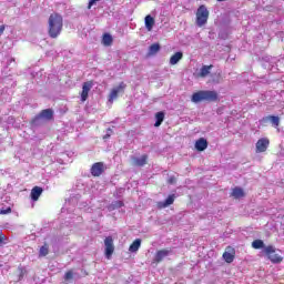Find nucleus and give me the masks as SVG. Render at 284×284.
Instances as JSON below:
<instances>
[{"label":"nucleus","mask_w":284,"mask_h":284,"mask_svg":"<svg viewBox=\"0 0 284 284\" xmlns=\"http://www.w3.org/2000/svg\"><path fill=\"white\" fill-rule=\"evenodd\" d=\"M48 33L51 39H57L63 30V17L59 13H51L49 17Z\"/></svg>","instance_id":"f257e3e1"},{"label":"nucleus","mask_w":284,"mask_h":284,"mask_svg":"<svg viewBox=\"0 0 284 284\" xmlns=\"http://www.w3.org/2000/svg\"><path fill=\"white\" fill-rule=\"evenodd\" d=\"M192 103H201V101H207L214 103L219 101V92L216 91H197L192 94Z\"/></svg>","instance_id":"f03ea898"},{"label":"nucleus","mask_w":284,"mask_h":284,"mask_svg":"<svg viewBox=\"0 0 284 284\" xmlns=\"http://www.w3.org/2000/svg\"><path fill=\"white\" fill-rule=\"evenodd\" d=\"M196 17V26L199 28H203L205 23H207V19H210V11L207 10V7L205 4H201L195 13Z\"/></svg>","instance_id":"7ed1b4c3"},{"label":"nucleus","mask_w":284,"mask_h":284,"mask_svg":"<svg viewBox=\"0 0 284 284\" xmlns=\"http://www.w3.org/2000/svg\"><path fill=\"white\" fill-rule=\"evenodd\" d=\"M264 254L271 263H283V257L276 254V248L273 245L264 247Z\"/></svg>","instance_id":"20e7f679"},{"label":"nucleus","mask_w":284,"mask_h":284,"mask_svg":"<svg viewBox=\"0 0 284 284\" xmlns=\"http://www.w3.org/2000/svg\"><path fill=\"white\" fill-rule=\"evenodd\" d=\"M125 88H128L125 82H120L118 87L113 88L109 94V103H114V100L119 99V94L125 92Z\"/></svg>","instance_id":"39448f33"},{"label":"nucleus","mask_w":284,"mask_h":284,"mask_svg":"<svg viewBox=\"0 0 284 284\" xmlns=\"http://www.w3.org/2000/svg\"><path fill=\"white\" fill-rule=\"evenodd\" d=\"M112 254H114V239L108 236L104 239V256L110 260L112 258Z\"/></svg>","instance_id":"423d86ee"},{"label":"nucleus","mask_w":284,"mask_h":284,"mask_svg":"<svg viewBox=\"0 0 284 284\" xmlns=\"http://www.w3.org/2000/svg\"><path fill=\"white\" fill-rule=\"evenodd\" d=\"M94 82L92 80L82 83V91L80 93L82 103L88 101V97H90V90H92Z\"/></svg>","instance_id":"0eeeda50"},{"label":"nucleus","mask_w":284,"mask_h":284,"mask_svg":"<svg viewBox=\"0 0 284 284\" xmlns=\"http://www.w3.org/2000/svg\"><path fill=\"white\" fill-rule=\"evenodd\" d=\"M172 254V250L169 248H162L156 251L153 262L155 265H159V263H162L163 258H166V256H170Z\"/></svg>","instance_id":"6e6552de"},{"label":"nucleus","mask_w":284,"mask_h":284,"mask_svg":"<svg viewBox=\"0 0 284 284\" xmlns=\"http://www.w3.org/2000/svg\"><path fill=\"white\" fill-rule=\"evenodd\" d=\"M236 256V250L232 246H226L225 252L222 255V258L225 263H234V257Z\"/></svg>","instance_id":"1a4fd4ad"},{"label":"nucleus","mask_w":284,"mask_h":284,"mask_svg":"<svg viewBox=\"0 0 284 284\" xmlns=\"http://www.w3.org/2000/svg\"><path fill=\"white\" fill-rule=\"evenodd\" d=\"M255 148H256L257 154H261L263 152H267V148H270V140L266 139V138L260 139L256 142Z\"/></svg>","instance_id":"9d476101"},{"label":"nucleus","mask_w":284,"mask_h":284,"mask_svg":"<svg viewBox=\"0 0 284 284\" xmlns=\"http://www.w3.org/2000/svg\"><path fill=\"white\" fill-rule=\"evenodd\" d=\"M103 172H105V164H103V162H95L91 166L92 176H101V174H103Z\"/></svg>","instance_id":"9b49d317"},{"label":"nucleus","mask_w":284,"mask_h":284,"mask_svg":"<svg viewBox=\"0 0 284 284\" xmlns=\"http://www.w3.org/2000/svg\"><path fill=\"white\" fill-rule=\"evenodd\" d=\"M268 121L272 123L273 128H278V125H281V118H278L277 115L264 116L261 120V123H268Z\"/></svg>","instance_id":"f8f14e48"},{"label":"nucleus","mask_w":284,"mask_h":284,"mask_svg":"<svg viewBox=\"0 0 284 284\" xmlns=\"http://www.w3.org/2000/svg\"><path fill=\"white\" fill-rule=\"evenodd\" d=\"M175 199H176V195L171 194L166 197L164 202H158L159 210H165V207H170V205L174 204Z\"/></svg>","instance_id":"ddd939ff"},{"label":"nucleus","mask_w":284,"mask_h":284,"mask_svg":"<svg viewBox=\"0 0 284 284\" xmlns=\"http://www.w3.org/2000/svg\"><path fill=\"white\" fill-rule=\"evenodd\" d=\"M38 119H45V121H52V119H54V111H52V109H44L39 113Z\"/></svg>","instance_id":"4468645a"},{"label":"nucleus","mask_w":284,"mask_h":284,"mask_svg":"<svg viewBox=\"0 0 284 284\" xmlns=\"http://www.w3.org/2000/svg\"><path fill=\"white\" fill-rule=\"evenodd\" d=\"M212 68H214L213 64L202 65V68L200 69V72L197 73V78L205 79V77H210V73L212 72Z\"/></svg>","instance_id":"2eb2a0df"},{"label":"nucleus","mask_w":284,"mask_h":284,"mask_svg":"<svg viewBox=\"0 0 284 284\" xmlns=\"http://www.w3.org/2000/svg\"><path fill=\"white\" fill-rule=\"evenodd\" d=\"M195 150H197V152H205V150H207V140L200 138L195 141Z\"/></svg>","instance_id":"dca6fc26"},{"label":"nucleus","mask_w":284,"mask_h":284,"mask_svg":"<svg viewBox=\"0 0 284 284\" xmlns=\"http://www.w3.org/2000/svg\"><path fill=\"white\" fill-rule=\"evenodd\" d=\"M133 163L138 168H143V165H148V154H143L141 158H133Z\"/></svg>","instance_id":"f3484780"},{"label":"nucleus","mask_w":284,"mask_h":284,"mask_svg":"<svg viewBox=\"0 0 284 284\" xmlns=\"http://www.w3.org/2000/svg\"><path fill=\"white\" fill-rule=\"evenodd\" d=\"M43 194V187L41 186H34L31 190V199L33 201H39V197Z\"/></svg>","instance_id":"a211bd4d"},{"label":"nucleus","mask_w":284,"mask_h":284,"mask_svg":"<svg viewBox=\"0 0 284 284\" xmlns=\"http://www.w3.org/2000/svg\"><path fill=\"white\" fill-rule=\"evenodd\" d=\"M231 196H233V199H243V196H245V191L239 186H235L232 190Z\"/></svg>","instance_id":"6ab92c4d"},{"label":"nucleus","mask_w":284,"mask_h":284,"mask_svg":"<svg viewBox=\"0 0 284 284\" xmlns=\"http://www.w3.org/2000/svg\"><path fill=\"white\" fill-rule=\"evenodd\" d=\"M183 59V52L178 51L170 58V65H176Z\"/></svg>","instance_id":"aec40b11"},{"label":"nucleus","mask_w":284,"mask_h":284,"mask_svg":"<svg viewBox=\"0 0 284 284\" xmlns=\"http://www.w3.org/2000/svg\"><path fill=\"white\" fill-rule=\"evenodd\" d=\"M161 52V44L153 43L149 47V57H154V54H159Z\"/></svg>","instance_id":"412c9836"},{"label":"nucleus","mask_w":284,"mask_h":284,"mask_svg":"<svg viewBox=\"0 0 284 284\" xmlns=\"http://www.w3.org/2000/svg\"><path fill=\"white\" fill-rule=\"evenodd\" d=\"M155 128H161V124L163 123V121H165V113L163 111H160L158 113H155Z\"/></svg>","instance_id":"4be33fe9"},{"label":"nucleus","mask_w":284,"mask_h":284,"mask_svg":"<svg viewBox=\"0 0 284 284\" xmlns=\"http://www.w3.org/2000/svg\"><path fill=\"white\" fill-rule=\"evenodd\" d=\"M145 28L149 32H152V28H154V19L152 16H146L144 19Z\"/></svg>","instance_id":"5701e85b"},{"label":"nucleus","mask_w":284,"mask_h":284,"mask_svg":"<svg viewBox=\"0 0 284 284\" xmlns=\"http://www.w3.org/2000/svg\"><path fill=\"white\" fill-rule=\"evenodd\" d=\"M114 39L112 38V36L110 33H104L102 37V43L108 48L110 45H112Z\"/></svg>","instance_id":"b1692460"},{"label":"nucleus","mask_w":284,"mask_h":284,"mask_svg":"<svg viewBox=\"0 0 284 284\" xmlns=\"http://www.w3.org/2000/svg\"><path fill=\"white\" fill-rule=\"evenodd\" d=\"M140 247H141V239H136L130 245L129 251H131V252H139Z\"/></svg>","instance_id":"393cba45"},{"label":"nucleus","mask_w":284,"mask_h":284,"mask_svg":"<svg viewBox=\"0 0 284 284\" xmlns=\"http://www.w3.org/2000/svg\"><path fill=\"white\" fill-rule=\"evenodd\" d=\"M263 247H265V243L263 242V240H255L252 242L253 250H263Z\"/></svg>","instance_id":"a878e982"},{"label":"nucleus","mask_w":284,"mask_h":284,"mask_svg":"<svg viewBox=\"0 0 284 284\" xmlns=\"http://www.w3.org/2000/svg\"><path fill=\"white\" fill-rule=\"evenodd\" d=\"M73 278H74V271H72V270L67 271L64 274V283L68 284Z\"/></svg>","instance_id":"bb28decb"},{"label":"nucleus","mask_w":284,"mask_h":284,"mask_svg":"<svg viewBox=\"0 0 284 284\" xmlns=\"http://www.w3.org/2000/svg\"><path fill=\"white\" fill-rule=\"evenodd\" d=\"M39 254L40 256H48V254H50V248L47 243L40 247Z\"/></svg>","instance_id":"cd10ccee"},{"label":"nucleus","mask_w":284,"mask_h":284,"mask_svg":"<svg viewBox=\"0 0 284 284\" xmlns=\"http://www.w3.org/2000/svg\"><path fill=\"white\" fill-rule=\"evenodd\" d=\"M123 205H125V204L123 203V201H115V202H113V203L111 204V209H112V210H119L120 207H123Z\"/></svg>","instance_id":"c85d7f7f"},{"label":"nucleus","mask_w":284,"mask_h":284,"mask_svg":"<svg viewBox=\"0 0 284 284\" xmlns=\"http://www.w3.org/2000/svg\"><path fill=\"white\" fill-rule=\"evenodd\" d=\"M1 245H8V237L3 234V232H0V246Z\"/></svg>","instance_id":"c756f323"},{"label":"nucleus","mask_w":284,"mask_h":284,"mask_svg":"<svg viewBox=\"0 0 284 284\" xmlns=\"http://www.w3.org/2000/svg\"><path fill=\"white\" fill-rule=\"evenodd\" d=\"M12 213V207H7L6 210L0 209V214H11Z\"/></svg>","instance_id":"7c9ffc66"},{"label":"nucleus","mask_w":284,"mask_h":284,"mask_svg":"<svg viewBox=\"0 0 284 284\" xmlns=\"http://www.w3.org/2000/svg\"><path fill=\"white\" fill-rule=\"evenodd\" d=\"M168 183L169 185H174V183H176V178L175 176L169 178Z\"/></svg>","instance_id":"2f4dec72"},{"label":"nucleus","mask_w":284,"mask_h":284,"mask_svg":"<svg viewBox=\"0 0 284 284\" xmlns=\"http://www.w3.org/2000/svg\"><path fill=\"white\" fill-rule=\"evenodd\" d=\"M97 1H101V0H90V1H89V4H88V10H90V9L92 8V6H93L94 3H97Z\"/></svg>","instance_id":"473e14b6"},{"label":"nucleus","mask_w":284,"mask_h":284,"mask_svg":"<svg viewBox=\"0 0 284 284\" xmlns=\"http://www.w3.org/2000/svg\"><path fill=\"white\" fill-rule=\"evenodd\" d=\"M3 32H6V26H0V37H1V34H3Z\"/></svg>","instance_id":"72a5a7b5"},{"label":"nucleus","mask_w":284,"mask_h":284,"mask_svg":"<svg viewBox=\"0 0 284 284\" xmlns=\"http://www.w3.org/2000/svg\"><path fill=\"white\" fill-rule=\"evenodd\" d=\"M103 139L105 140V139H110V134H105L104 136H103Z\"/></svg>","instance_id":"f704fd0d"},{"label":"nucleus","mask_w":284,"mask_h":284,"mask_svg":"<svg viewBox=\"0 0 284 284\" xmlns=\"http://www.w3.org/2000/svg\"><path fill=\"white\" fill-rule=\"evenodd\" d=\"M217 1H225V0H217Z\"/></svg>","instance_id":"c9c22d12"}]
</instances>
